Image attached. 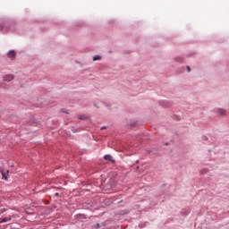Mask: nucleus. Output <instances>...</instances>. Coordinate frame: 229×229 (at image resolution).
Returning <instances> with one entry per match:
<instances>
[{
	"label": "nucleus",
	"instance_id": "16",
	"mask_svg": "<svg viewBox=\"0 0 229 229\" xmlns=\"http://www.w3.org/2000/svg\"><path fill=\"white\" fill-rule=\"evenodd\" d=\"M5 211H6V208H2L0 209V214H4Z\"/></svg>",
	"mask_w": 229,
	"mask_h": 229
},
{
	"label": "nucleus",
	"instance_id": "21",
	"mask_svg": "<svg viewBox=\"0 0 229 229\" xmlns=\"http://www.w3.org/2000/svg\"><path fill=\"white\" fill-rule=\"evenodd\" d=\"M101 130H106V126L101 127Z\"/></svg>",
	"mask_w": 229,
	"mask_h": 229
},
{
	"label": "nucleus",
	"instance_id": "8",
	"mask_svg": "<svg viewBox=\"0 0 229 229\" xmlns=\"http://www.w3.org/2000/svg\"><path fill=\"white\" fill-rule=\"evenodd\" d=\"M8 221H12V217H9V218H2L0 220V223L3 224V223H8Z\"/></svg>",
	"mask_w": 229,
	"mask_h": 229
},
{
	"label": "nucleus",
	"instance_id": "19",
	"mask_svg": "<svg viewBox=\"0 0 229 229\" xmlns=\"http://www.w3.org/2000/svg\"><path fill=\"white\" fill-rule=\"evenodd\" d=\"M99 226H101L99 224H97L95 228H99Z\"/></svg>",
	"mask_w": 229,
	"mask_h": 229
},
{
	"label": "nucleus",
	"instance_id": "9",
	"mask_svg": "<svg viewBox=\"0 0 229 229\" xmlns=\"http://www.w3.org/2000/svg\"><path fill=\"white\" fill-rule=\"evenodd\" d=\"M161 106H165V108H167V106H170L169 103L163 101L160 103Z\"/></svg>",
	"mask_w": 229,
	"mask_h": 229
},
{
	"label": "nucleus",
	"instance_id": "12",
	"mask_svg": "<svg viewBox=\"0 0 229 229\" xmlns=\"http://www.w3.org/2000/svg\"><path fill=\"white\" fill-rule=\"evenodd\" d=\"M98 60H101V56L100 55H95L93 57V62H98Z\"/></svg>",
	"mask_w": 229,
	"mask_h": 229
},
{
	"label": "nucleus",
	"instance_id": "7",
	"mask_svg": "<svg viewBox=\"0 0 229 229\" xmlns=\"http://www.w3.org/2000/svg\"><path fill=\"white\" fill-rule=\"evenodd\" d=\"M75 219H85V215L83 214L75 215Z\"/></svg>",
	"mask_w": 229,
	"mask_h": 229
},
{
	"label": "nucleus",
	"instance_id": "24",
	"mask_svg": "<svg viewBox=\"0 0 229 229\" xmlns=\"http://www.w3.org/2000/svg\"><path fill=\"white\" fill-rule=\"evenodd\" d=\"M8 173H10V171L7 170V174H8Z\"/></svg>",
	"mask_w": 229,
	"mask_h": 229
},
{
	"label": "nucleus",
	"instance_id": "13",
	"mask_svg": "<svg viewBox=\"0 0 229 229\" xmlns=\"http://www.w3.org/2000/svg\"><path fill=\"white\" fill-rule=\"evenodd\" d=\"M78 119H80L81 121H85V119H87L86 115H79Z\"/></svg>",
	"mask_w": 229,
	"mask_h": 229
},
{
	"label": "nucleus",
	"instance_id": "23",
	"mask_svg": "<svg viewBox=\"0 0 229 229\" xmlns=\"http://www.w3.org/2000/svg\"><path fill=\"white\" fill-rule=\"evenodd\" d=\"M62 112H64V114H69V113L65 112L64 110H62Z\"/></svg>",
	"mask_w": 229,
	"mask_h": 229
},
{
	"label": "nucleus",
	"instance_id": "18",
	"mask_svg": "<svg viewBox=\"0 0 229 229\" xmlns=\"http://www.w3.org/2000/svg\"><path fill=\"white\" fill-rule=\"evenodd\" d=\"M55 196L56 198H58V196H60V193L55 192Z\"/></svg>",
	"mask_w": 229,
	"mask_h": 229
},
{
	"label": "nucleus",
	"instance_id": "6",
	"mask_svg": "<svg viewBox=\"0 0 229 229\" xmlns=\"http://www.w3.org/2000/svg\"><path fill=\"white\" fill-rule=\"evenodd\" d=\"M182 216H183L184 217H186V216H189V214H191V209H183L181 212Z\"/></svg>",
	"mask_w": 229,
	"mask_h": 229
},
{
	"label": "nucleus",
	"instance_id": "14",
	"mask_svg": "<svg viewBox=\"0 0 229 229\" xmlns=\"http://www.w3.org/2000/svg\"><path fill=\"white\" fill-rule=\"evenodd\" d=\"M202 174H207L208 173V170L207 168L202 169L200 172Z\"/></svg>",
	"mask_w": 229,
	"mask_h": 229
},
{
	"label": "nucleus",
	"instance_id": "1",
	"mask_svg": "<svg viewBox=\"0 0 229 229\" xmlns=\"http://www.w3.org/2000/svg\"><path fill=\"white\" fill-rule=\"evenodd\" d=\"M6 30V31H14L15 29L13 28V23L8 25V23H4V25H0V31H3V30Z\"/></svg>",
	"mask_w": 229,
	"mask_h": 229
},
{
	"label": "nucleus",
	"instance_id": "11",
	"mask_svg": "<svg viewBox=\"0 0 229 229\" xmlns=\"http://www.w3.org/2000/svg\"><path fill=\"white\" fill-rule=\"evenodd\" d=\"M175 62H179L180 64H182V62H183V57H181V56L175 57Z\"/></svg>",
	"mask_w": 229,
	"mask_h": 229
},
{
	"label": "nucleus",
	"instance_id": "10",
	"mask_svg": "<svg viewBox=\"0 0 229 229\" xmlns=\"http://www.w3.org/2000/svg\"><path fill=\"white\" fill-rule=\"evenodd\" d=\"M1 174H2V180H8V176L6 175V173L3 171L1 172Z\"/></svg>",
	"mask_w": 229,
	"mask_h": 229
},
{
	"label": "nucleus",
	"instance_id": "17",
	"mask_svg": "<svg viewBox=\"0 0 229 229\" xmlns=\"http://www.w3.org/2000/svg\"><path fill=\"white\" fill-rule=\"evenodd\" d=\"M188 72H191V66H187Z\"/></svg>",
	"mask_w": 229,
	"mask_h": 229
},
{
	"label": "nucleus",
	"instance_id": "4",
	"mask_svg": "<svg viewBox=\"0 0 229 229\" xmlns=\"http://www.w3.org/2000/svg\"><path fill=\"white\" fill-rule=\"evenodd\" d=\"M15 50H10L8 52V57L11 58L12 60H13V58H15Z\"/></svg>",
	"mask_w": 229,
	"mask_h": 229
},
{
	"label": "nucleus",
	"instance_id": "20",
	"mask_svg": "<svg viewBox=\"0 0 229 229\" xmlns=\"http://www.w3.org/2000/svg\"><path fill=\"white\" fill-rule=\"evenodd\" d=\"M140 228H144V225L142 224H140Z\"/></svg>",
	"mask_w": 229,
	"mask_h": 229
},
{
	"label": "nucleus",
	"instance_id": "3",
	"mask_svg": "<svg viewBox=\"0 0 229 229\" xmlns=\"http://www.w3.org/2000/svg\"><path fill=\"white\" fill-rule=\"evenodd\" d=\"M104 160H107L109 162H112V164H115V159H114V157L110 154L105 155Z\"/></svg>",
	"mask_w": 229,
	"mask_h": 229
},
{
	"label": "nucleus",
	"instance_id": "2",
	"mask_svg": "<svg viewBox=\"0 0 229 229\" xmlns=\"http://www.w3.org/2000/svg\"><path fill=\"white\" fill-rule=\"evenodd\" d=\"M214 112L215 114H217V115H226V110L223 108H215Z\"/></svg>",
	"mask_w": 229,
	"mask_h": 229
},
{
	"label": "nucleus",
	"instance_id": "22",
	"mask_svg": "<svg viewBox=\"0 0 229 229\" xmlns=\"http://www.w3.org/2000/svg\"><path fill=\"white\" fill-rule=\"evenodd\" d=\"M0 173H3V168L0 166Z\"/></svg>",
	"mask_w": 229,
	"mask_h": 229
},
{
	"label": "nucleus",
	"instance_id": "5",
	"mask_svg": "<svg viewBox=\"0 0 229 229\" xmlns=\"http://www.w3.org/2000/svg\"><path fill=\"white\" fill-rule=\"evenodd\" d=\"M13 80V75L8 74L4 77V81H12Z\"/></svg>",
	"mask_w": 229,
	"mask_h": 229
},
{
	"label": "nucleus",
	"instance_id": "15",
	"mask_svg": "<svg viewBox=\"0 0 229 229\" xmlns=\"http://www.w3.org/2000/svg\"><path fill=\"white\" fill-rule=\"evenodd\" d=\"M135 124H137V123L135 121L130 123V126L133 127V126H135Z\"/></svg>",
	"mask_w": 229,
	"mask_h": 229
}]
</instances>
